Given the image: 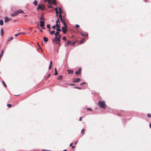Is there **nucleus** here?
Returning a JSON list of instances; mask_svg holds the SVG:
<instances>
[{
  "mask_svg": "<svg viewBox=\"0 0 151 151\" xmlns=\"http://www.w3.org/2000/svg\"><path fill=\"white\" fill-rule=\"evenodd\" d=\"M98 105L100 107L103 109H105V102L104 101H99L98 103Z\"/></svg>",
  "mask_w": 151,
  "mask_h": 151,
  "instance_id": "nucleus-1",
  "label": "nucleus"
},
{
  "mask_svg": "<svg viewBox=\"0 0 151 151\" xmlns=\"http://www.w3.org/2000/svg\"><path fill=\"white\" fill-rule=\"evenodd\" d=\"M76 41L71 42L70 41H67V44L65 45V46L67 47V46H68L69 45H70V44L74 45L76 44Z\"/></svg>",
  "mask_w": 151,
  "mask_h": 151,
  "instance_id": "nucleus-2",
  "label": "nucleus"
},
{
  "mask_svg": "<svg viewBox=\"0 0 151 151\" xmlns=\"http://www.w3.org/2000/svg\"><path fill=\"white\" fill-rule=\"evenodd\" d=\"M40 9L42 10H44V6L43 4H39L38 7L37 8V10H38L39 9Z\"/></svg>",
  "mask_w": 151,
  "mask_h": 151,
  "instance_id": "nucleus-3",
  "label": "nucleus"
},
{
  "mask_svg": "<svg viewBox=\"0 0 151 151\" xmlns=\"http://www.w3.org/2000/svg\"><path fill=\"white\" fill-rule=\"evenodd\" d=\"M52 41L53 42H55V43L56 44L59 45V47L60 46V40H59L58 39H57L55 38L54 39L52 40Z\"/></svg>",
  "mask_w": 151,
  "mask_h": 151,
  "instance_id": "nucleus-4",
  "label": "nucleus"
},
{
  "mask_svg": "<svg viewBox=\"0 0 151 151\" xmlns=\"http://www.w3.org/2000/svg\"><path fill=\"white\" fill-rule=\"evenodd\" d=\"M62 29L63 30V32L64 34H65L67 31V28L66 25L63 26L62 28Z\"/></svg>",
  "mask_w": 151,
  "mask_h": 151,
  "instance_id": "nucleus-5",
  "label": "nucleus"
},
{
  "mask_svg": "<svg viewBox=\"0 0 151 151\" xmlns=\"http://www.w3.org/2000/svg\"><path fill=\"white\" fill-rule=\"evenodd\" d=\"M59 18H58L56 22V27L57 28H60V26Z\"/></svg>",
  "mask_w": 151,
  "mask_h": 151,
  "instance_id": "nucleus-6",
  "label": "nucleus"
},
{
  "mask_svg": "<svg viewBox=\"0 0 151 151\" xmlns=\"http://www.w3.org/2000/svg\"><path fill=\"white\" fill-rule=\"evenodd\" d=\"M82 69L81 68H79L78 70L76 71L75 73V74L77 75H78L80 74L81 72Z\"/></svg>",
  "mask_w": 151,
  "mask_h": 151,
  "instance_id": "nucleus-7",
  "label": "nucleus"
},
{
  "mask_svg": "<svg viewBox=\"0 0 151 151\" xmlns=\"http://www.w3.org/2000/svg\"><path fill=\"white\" fill-rule=\"evenodd\" d=\"M81 80V79L80 78H74L73 81V82H79Z\"/></svg>",
  "mask_w": 151,
  "mask_h": 151,
  "instance_id": "nucleus-8",
  "label": "nucleus"
},
{
  "mask_svg": "<svg viewBox=\"0 0 151 151\" xmlns=\"http://www.w3.org/2000/svg\"><path fill=\"white\" fill-rule=\"evenodd\" d=\"M45 22H44V21L42 20H41L40 21V26L42 27H43L45 26L44 23Z\"/></svg>",
  "mask_w": 151,
  "mask_h": 151,
  "instance_id": "nucleus-9",
  "label": "nucleus"
},
{
  "mask_svg": "<svg viewBox=\"0 0 151 151\" xmlns=\"http://www.w3.org/2000/svg\"><path fill=\"white\" fill-rule=\"evenodd\" d=\"M68 74H73V70H67Z\"/></svg>",
  "mask_w": 151,
  "mask_h": 151,
  "instance_id": "nucleus-10",
  "label": "nucleus"
},
{
  "mask_svg": "<svg viewBox=\"0 0 151 151\" xmlns=\"http://www.w3.org/2000/svg\"><path fill=\"white\" fill-rule=\"evenodd\" d=\"M18 15L17 12V11L15 12H14L12 14H11V16H15Z\"/></svg>",
  "mask_w": 151,
  "mask_h": 151,
  "instance_id": "nucleus-11",
  "label": "nucleus"
},
{
  "mask_svg": "<svg viewBox=\"0 0 151 151\" xmlns=\"http://www.w3.org/2000/svg\"><path fill=\"white\" fill-rule=\"evenodd\" d=\"M60 32L58 31H57L56 33L54 34V35L55 36V38H57V37L59 35Z\"/></svg>",
  "mask_w": 151,
  "mask_h": 151,
  "instance_id": "nucleus-12",
  "label": "nucleus"
},
{
  "mask_svg": "<svg viewBox=\"0 0 151 151\" xmlns=\"http://www.w3.org/2000/svg\"><path fill=\"white\" fill-rule=\"evenodd\" d=\"M50 3L51 4H53L55 5H57V3L56 2V1H53L51 0Z\"/></svg>",
  "mask_w": 151,
  "mask_h": 151,
  "instance_id": "nucleus-13",
  "label": "nucleus"
},
{
  "mask_svg": "<svg viewBox=\"0 0 151 151\" xmlns=\"http://www.w3.org/2000/svg\"><path fill=\"white\" fill-rule=\"evenodd\" d=\"M17 12L18 14V13L21 14V13H24V11L21 9L18 10L17 11Z\"/></svg>",
  "mask_w": 151,
  "mask_h": 151,
  "instance_id": "nucleus-14",
  "label": "nucleus"
},
{
  "mask_svg": "<svg viewBox=\"0 0 151 151\" xmlns=\"http://www.w3.org/2000/svg\"><path fill=\"white\" fill-rule=\"evenodd\" d=\"M9 18L7 17H5V19L4 20V22L6 23H7L9 21Z\"/></svg>",
  "mask_w": 151,
  "mask_h": 151,
  "instance_id": "nucleus-15",
  "label": "nucleus"
},
{
  "mask_svg": "<svg viewBox=\"0 0 151 151\" xmlns=\"http://www.w3.org/2000/svg\"><path fill=\"white\" fill-rule=\"evenodd\" d=\"M63 79V76L62 75L59 76L57 78L58 80H61Z\"/></svg>",
  "mask_w": 151,
  "mask_h": 151,
  "instance_id": "nucleus-16",
  "label": "nucleus"
},
{
  "mask_svg": "<svg viewBox=\"0 0 151 151\" xmlns=\"http://www.w3.org/2000/svg\"><path fill=\"white\" fill-rule=\"evenodd\" d=\"M1 36H3L4 34V30L3 28H2L1 29Z\"/></svg>",
  "mask_w": 151,
  "mask_h": 151,
  "instance_id": "nucleus-17",
  "label": "nucleus"
},
{
  "mask_svg": "<svg viewBox=\"0 0 151 151\" xmlns=\"http://www.w3.org/2000/svg\"><path fill=\"white\" fill-rule=\"evenodd\" d=\"M43 39L45 42H47L48 40V38L45 37H43Z\"/></svg>",
  "mask_w": 151,
  "mask_h": 151,
  "instance_id": "nucleus-18",
  "label": "nucleus"
},
{
  "mask_svg": "<svg viewBox=\"0 0 151 151\" xmlns=\"http://www.w3.org/2000/svg\"><path fill=\"white\" fill-rule=\"evenodd\" d=\"M4 52L3 50H2L0 53V57H1L3 55Z\"/></svg>",
  "mask_w": 151,
  "mask_h": 151,
  "instance_id": "nucleus-19",
  "label": "nucleus"
},
{
  "mask_svg": "<svg viewBox=\"0 0 151 151\" xmlns=\"http://www.w3.org/2000/svg\"><path fill=\"white\" fill-rule=\"evenodd\" d=\"M48 31L50 32V33L51 35L53 34L55 32V31H51L49 29Z\"/></svg>",
  "mask_w": 151,
  "mask_h": 151,
  "instance_id": "nucleus-20",
  "label": "nucleus"
},
{
  "mask_svg": "<svg viewBox=\"0 0 151 151\" xmlns=\"http://www.w3.org/2000/svg\"><path fill=\"white\" fill-rule=\"evenodd\" d=\"M85 130L84 129H83L81 130V133L83 135L85 134Z\"/></svg>",
  "mask_w": 151,
  "mask_h": 151,
  "instance_id": "nucleus-21",
  "label": "nucleus"
},
{
  "mask_svg": "<svg viewBox=\"0 0 151 151\" xmlns=\"http://www.w3.org/2000/svg\"><path fill=\"white\" fill-rule=\"evenodd\" d=\"M59 14H61V13L63 12V11L62 10V9L60 7H59Z\"/></svg>",
  "mask_w": 151,
  "mask_h": 151,
  "instance_id": "nucleus-22",
  "label": "nucleus"
},
{
  "mask_svg": "<svg viewBox=\"0 0 151 151\" xmlns=\"http://www.w3.org/2000/svg\"><path fill=\"white\" fill-rule=\"evenodd\" d=\"M55 75H57L58 74V73L57 72V68H55Z\"/></svg>",
  "mask_w": 151,
  "mask_h": 151,
  "instance_id": "nucleus-23",
  "label": "nucleus"
},
{
  "mask_svg": "<svg viewBox=\"0 0 151 151\" xmlns=\"http://www.w3.org/2000/svg\"><path fill=\"white\" fill-rule=\"evenodd\" d=\"M13 38L12 37H11L10 38H8V40L7 41V42L10 41L11 40H12L13 39Z\"/></svg>",
  "mask_w": 151,
  "mask_h": 151,
  "instance_id": "nucleus-24",
  "label": "nucleus"
},
{
  "mask_svg": "<svg viewBox=\"0 0 151 151\" xmlns=\"http://www.w3.org/2000/svg\"><path fill=\"white\" fill-rule=\"evenodd\" d=\"M37 1L36 0H35L33 2L34 4L36 6L37 5Z\"/></svg>",
  "mask_w": 151,
  "mask_h": 151,
  "instance_id": "nucleus-25",
  "label": "nucleus"
},
{
  "mask_svg": "<svg viewBox=\"0 0 151 151\" xmlns=\"http://www.w3.org/2000/svg\"><path fill=\"white\" fill-rule=\"evenodd\" d=\"M47 7L48 8H49L52 7L51 4V3H49L47 5Z\"/></svg>",
  "mask_w": 151,
  "mask_h": 151,
  "instance_id": "nucleus-26",
  "label": "nucleus"
},
{
  "mask_svg": "<svg viewBox=\"0 0 151 151\" xmlns=\"http://www.w3.org/2000/svg\"><path fill=\"white\" fill-rule=\"evenodd\" d=\"M61 37V35H58V37H57V38H56L57 39H58L60 40V39Z\"/></svg>",
  "mask_w": 151,
  "mask_h": 151,
  "instance_id": "nucleus-27",
  "label": "nucleus"
},
{
  "mask_svg": "<svg viewBox=\"0 0 151 151\" xmlns=\"http://www.w3.org/2000/svg\"><path fill=\"white\" fill-rule=\"evenodd\" d=\"M3 21L1 19L0 20V25H3Z\"/></svg>",
  "mask_w": 151,
  "mask_h": 151,
  "instance_id": "nucleus-28",
  "label": "nucleus"
},
{
  "mask_svg": "<svg viewBox=\"0 0 151 151\" xmlns=\"http://www.w3.org/2000/svg\"><path fill=\"white\" fill-rule=\"evenodd\" d=\"M61 22L63 24L64 26H65L66 25V24L65 22L64 21V20L62 21H61Z\"/></svg>",
  "mask_w": 151,
  "mask_h": 151,
  "instance_id": "nucleus-29",
  "label": "nucleus"
},
{
  "mask_svg": "<svg viewBox=\"0 0 151 151\" xmlns=\"http://www.w3.org/2000/svg\"><path fill=\"white\" fill-rule=\"evenodd\" d=\"M56 30L57 31L59 32V31H61V30L60 29V28H57L56 29Z\"/></svg>",
  "mask_w": 151,
  "mask_h": 151,
  "instance_id": "nucleus-30",
  "label": "nucleus"
},
{
  "mask_svg": "<svg viewBox=\"0 0 151 151\" xmlns=\"http://www.w3.org/2000/svg\"><path fill=\"white\" fill-rule=\"evenodd\" d=\"M42 16L40 18V19L41 20H42L44 21V19L42 17Z\"/></svg>",
  "mask_w": 151,
  "mask_h": 151,
  "instance_id": "nucleus-31",
  "label": "nucleus"
},
{
  "mask_svg": "<svg viewBox=\"0 0 151 151\" xmlns=\"http://www.w3.org/2000/svg\"><path fill=\"white\" fill-rule=\"evenodd\" d=\"M47 27L50 30L51 28L50 27V24H47Z\"/></svg>",
  "mask_w": 151,
  "mask_h": 151,
  "instance_id": "nucleus-32",
  "label": "nucleus"
},
{
  "mask_svg": "<svg viewBox=\"0 0 151 151\" xmlns=\"http://www.w3.org/2000/svg\"><path fill=\"white\" fill-rule=\"evenodd\" d=\"M2 82H3V84L5 86V87H7V86L6 85V84H5V82H4V81H3Z\"/></svg>",
  "mask_w": 151,
  "mask_h": 151,
  "instance_id": "nucleus-33",
  "label": "nucleus"
},
{
  "mask_svg": "<svg viewBox=\"0 0 151 151\" xmlns=\"http://www.w3.org/2000/svg\"><path fill=\"white\" fill-rule=\"evenodd\" d=\"M51 0H45V1H47L48 2V3H50Z\"/></svg>",
  "mask_w": 151,
  "mask_h": 151,
  "instance_id": "nucleus-34",
  "label": "nucleus"
},
{
  "mask_svg": "<svg viewBox=\"0 0 151 151\" xmlns=\"http://www.w3.org/2000/svg\"><path fill=\"white\" fill-rule=\"evenodd\" d=\"M62 39L63 40H65V41H66V37H65V36H64L62 38Z\"/></svg>",
  "mask_w": 151,
  "mask_h": 151,
  "instance_id": "nucleus-35",
  "label": "nucleus"
},
{
  "mask_svg": "<svg viewBox=\"0 0 151 151\" xmlns=\"http://www.w3.org/2000/svg\"><path fill=\"white\" fill-rule=\"evenodd\" d=\"M7 106L9 108H11L12 106V105L11 104H9L7 105Z\"/></svg>",
  "mask_w": 151,
  "mask_h": 151,
  "instance_id": "nucleus-36",
  "label": "nucleus"
},
{
  "mask_svg": "<svg viewBox=\"0 0 151 151\" xmlns=\"http://www.w3.org/2000/svg\"><path fill=\"white\" fill-rule=\"evenodd\" d=\"M87 110H89V111H92V109L91 108H88L87 109Z\"/></svg>",
  "mask_w": 151,
  "mask_h": 151,
  "instance_id": "nucleus-37",
  "label": "nucleus"
},
{
  "mask_svg": "<svg viewBox=\"0 0 151 151\" xmlns=\"http://www.w3.org/2000/svg\"><path fill=\"white\" fill-rule=\"evenodd\" d=\"M56 27V26H55V25H54V26H52V28L53 29H55Z\"/></svg>",
  "mask_w": 151,
  "mask_h": 151,
  "instance_id": "nucleus-38",
  "label": "nucleus"
},
{
  "mask_svg": "<svg viewBox=\"0 0 151 151\" xmlns=\"http://www.w3.org/2000/svg\"><path fill=\"white\" fill-rule=\"evenodd\" d=\"M147 116L149 117H151V114H147Z\"/></svg>",
  "mask_w": 151,
  "mask_h": 151,
  "instance_id": "nucleus-39",
  "label": "nucleus"
},
{
  "mask_svg": "<svg viewBox=\"0 0 151 151\" xmlns=\"http://www.w3.org/2000/svg\"><path fill=\"white\" fill-rule=\"evenodd\" d=\"M74 88H77L78 89H81V88L80 87H74Z\"/></svg>",
  "mask_w": 151,
  "mask_h": 151,
  "instance_id": "nucleus-40",
  "label": "nucleus"
},
{
  "mask_svg": "<svg viewBox=\"0 0 151 151\" xmlns=\"http://www.w3.org/2000/svg\"><path fill=\"white\" fill-rule=\"evenodd\" d=\"M59 17L60 18L62 17V15H61V14H59Z\"/></svg>",
  "mask_w": 151,
  "mask_h": 151,
  "instance_id": "nucleus-41",
  "label": "nucleus"
},
{
  "mask_svg": "<svg viewBox=\"0 0 151 151\" xmlns=\"http://www.w3.org/2000/svg\"><path fill=\"white\" fill-rule=\"evenodd\" d=\"M64 19V17H63V18L62 17V18H60V19L61 21H62L63 20H64L63 19Z\"/></svg>",
  "mask_w": 151,
  "mask_h": 151,
  "instance_id": "nucleus-42",
  "label": "nucleus"
},
{
  "mask_svg": "<svg viewBox=\"0 0 151 151\" xmlns=\"http://www.w3.org/2000/svg\"><path fill=\"white\" fill-rule=\"evenodd\" d=\"M79 25H78V24H76V28H78L79 27Z\"/></svg>",
  "mask_w": 151,
  "mask_h": 151,
  "instance_id": "nucleus-43",
  "label": "nucleus"
},
{
  "mask_svg": "<svg viewBox=\"0 0 151 151\" xmlns=\"http://www.w3.org/2000/svg\"><path fill=\"white\" fill-rule=\"evenodd\" d=\"M69 85L70 86H75V85L74 84H69Z\"/></svg>",
  "mask_w": 151,
  "mask_h": 151,
  "instance_id": "nucleus-44",
  "label": "nucleus"
},
{
  "mask_svg": "<svg viewBox=\"0 0 151 151\" xmlns=\"http://www.w3.org/2000/svg\"><path fill=\"white\" fill-rule=\"evenodd\" d=\"M84 39H83L81 41V44L84 41Z\"/></svg>",
  "mask_w": 151,
  "mask_h": 151,
  "instance_id": "nucleus-45",
  "label": "nucleus"
},
{
  "mask_svg": "<svg viewBox=\"0 0 151 151\" xmlns=\"http://www.w3.org/2000/svg\"><path fill=\"white\" fill-rule=\"evenodd\" d=\"M51 65H50V66H49V69L50 70L51 69Z\"/></svg>",
  "mask_w": 151,
  "mask_h": 151,
  "instance_id": "nucleus-46",
  "label": "nucleus"
},
{
  "mask_svg": "<svg viewBox=\"0 0 151 151\" xmlns=\"http://www.w3.org/2000/svg\"><path fill=\"white\" fill-rule=\"evenodd\" d=\"M86 82H83V83H81V84H80V85H84V84H86Z\"/></svg>",
  "mask_w": 151,
  "mask_h": 151,
  "instance_id": "nucleus-47",
  "label": "nucleus"
},
{
  "mask_svg": "<svg viewBox=\"0 0 151 151\" xmlns=\"http://www.w3.org/2000/svg\"><path fill=\"white\" fill-rule=\"evenodd\" d=\"M51 76V75L50 74H48L47 77V78H48L50 77V76Z\"/></svg>",
  "mask_w": 151,
  "mask_h": 151,
  "instance_id": "nucleus-48",
  "label": "nucleus"
},
{
  "mask_svg": "<svg viewBox=\"0 0 151 151\" xmlns=\"http://www.w3.org/2000/svg\"><path fill=\"white\" fill-rule=\"evenodd\" d=\"M55 9V11H56V10L57 11H58V8L57 7H56Z\"/></svg>",
  "mask_w": 151,
  "mask_h": 151,
  "instance_id": "nucleus-49",
  "label": "nucleus"
},
{
  "mask_svg": "<svg viewBox=\"0 0 151 151\" xmlns=\"http://www.w3.org/2000/svg\"><path fill=\"white\" fill-rule=\"evenodd\" d=\"M73 143H71V144H70V147H72V145H73Z\"/></svg>",
  "mask_w": 151,
  "mask_h": 151,
  "instance_id": "nucleus-50",
  "label": "nucleus"
},
{
  "mask_svg": "<svg viewBox=\"0 0 151 151\" xmlns=\"http://www.w3.org/2000/svg\"><path fill=\"white\" fill-rule=\"evenodd\" d=\"M81 35H82V36H85V35H84V34H83V33H81Z\"/></svg>",
  "mask_w": 151,
  "mask_h": 151,
  "instance_id": "nucleus-51",
  "label": "nucleus"
},
{
  "mask_svg": "<svg viewBox=\"0 0 151 151\" xmlns=\"http://www.w3.org/2000/svg\"><path fill=\"white\" fill-rule=\"evenodd\" d=\"M14 35L16 36V37H17V36L19 35V34H15Z\"/></svg>",
  "mask_w": 151,
  "mask_h": 151,
  "instance_id": "nucleus-52",
  "label": "nucleus"
},
{
  "mask_svg": "<svg viewBox=\"0 0 151 151\" xmlns=\"http://www.w3.org/2000/svg\"><path fill=\"white\" fill-rule=\"evenodd\" d=\"M75 147V146H72V148L73 149Z\"/></svg>",
  "mask_w": 151,
  "mask_h": 151,
  "instance_id": "nucleus-53",
  "label": "nucleus"
},
{
  "mask_svg": "<svg viewBox=\"0 0 151 151\" xmlns=\"http://www.w3.org/2000/svg\"><path fill=\"white\" fill-rule=\"evenodd\" d=\"M79 120H80V121H82V117H80V119Z\"/></svg>",
  "mask_w": 151,
  "mask_h": 151,
  "instance_id": "nucleus-54",
  "label": "nucleus"
},
{
  "mask_svg": "<svg viewBox=\"0 0 151 151\" xmlns=\"http://www.w3.org/2000/svg\"><path fill=\"white\" fill-rule=\"evenodd\" d=\"M56 14H58V11L56 10Z\"/></svg>",
  "mask_w": 151,
  "mask_h": 151,
  "instance_id": "nucleus-55",
  "label": "nucleus"
},
{
  "mask_svg": "<svg viewBox=\"0 0 151 151\" xmlns=\"http://www.w3.org/2000/svg\"><path fill=\"white\" fill-rule=\"evenodd\" d=\"M52 61H51L50 62V65H52Z\"/></svg>",
  "mask_w": 151,
  "mask_h": 151,
  "instance_id": "nucleus-56",
  "label": "nucleus"
},
{
  "mask_svg": "<svg viewBox=\"0 0 151 151\" xmlns=\"http://www.w3.org/2000/svg\"><path fill=\"white\" fill-rule=\"evenodd\" d=\"M78 142V141H77L75 143V145H76L77 143V142Z\"/></svg>",
  "mask_w": 151,
  "mask_h": 151,
  "instance_id": "nucleus-57",
  "label": "nucleus"
},
{
  "mask_svg": "<svg viewBox=\"0 0 151 151\" xmlns=\"http://www.w3.org/2000/svg\"><path fill=\"white\" fill-rule=\"evenodd\" d=\"M9 21H10V20H12V19H10V18H9Z\"/></svg>",
  "mask_w": 151,
  "mask_h": 151,
  "instance_id": "nucleus-58",
  "label": "nucleus"
},
{
  "mask_svg": "<svg viewBox=\"0 0 151 151\" xmlns=\"http://www.w3.org/2000/svg\"><path fill=\"white\" fill-rule=\"evenodd\" d=\"M18 34H19V35H20V34H21V32L19 33H18Z\"/></svg>",
  "mask_w": 151,
  "mask_h": 151,
  "instance_id": "nucleus-59",
  "label": "nucleus"
},
{
  "mask_svg": "<svg viewBox=\"0 0 151 151\" xmlns=\"http://www.w3.org/2000/svg\"><path fill=\"white\" fill-rule=\"evenodd\" d=\"M150 128H151V124H150Z\"/></svg>",
  "mask_w": 151,
  "mask_h": 151,
  "instance_id": "nucleus-60",
  "label": "nucleus"
},
{
  "mask_svg": "<svg viewBox=\"0 0 151 151\" xmlns=\"http://www.w3.org/2000/svg\"><path fill=\"white\" fill-rule=\"evenodd\" d=\"M40 32H42V31H42V29H41V30H40Z\"/></svg>",
  "mask_w": 151,
  "mask_h": 151,
  "instance_id": "nucleus-61",
  "label": "nucleus"
},
{
  "mask_svg": "<svg viewBox=\"0 0 151 151\" xmlns=\"http://www.w3.org/2000/svg\"><path fill=\"white\" fill-rule=\"evenodd\" d=\"M21 34H25V33L24 32H21Z\"/></svg>",
  "mask_w": 151,
  "mask_h": 151,
  "instance_id": "nucleus-62",
  "label": "nucleus"
},
{
  "mask_svg": "<svg viewBox=\"0 0 151 151\" xmlns=\"http://www.w3.org/2000/svg\"><path fill=\"white\" fill-rule=\"evenodd\" d=\"M56 16L57 17L58 16V14H56Z\"/></svg>",
  "mask_w": 151,
  "mask_h": 151,
  "instance_id": "nucleus-63",
  "label": "nucleus"
},
{
  "mask_svg": "<svg viewBox=\"0 0 151 151\" xmlns=\"http://www.w3.org/2000/svg\"><path fill=\"white\" fill-rule=\"evenodd\" d=\"M44 151H50V150H44Z\"/></svg>",
  "mask_w": 151,
  "mask_h": 151,
  "instance_id": "nucleus-64",
  "label": "nucleus"
}]
</instances>
